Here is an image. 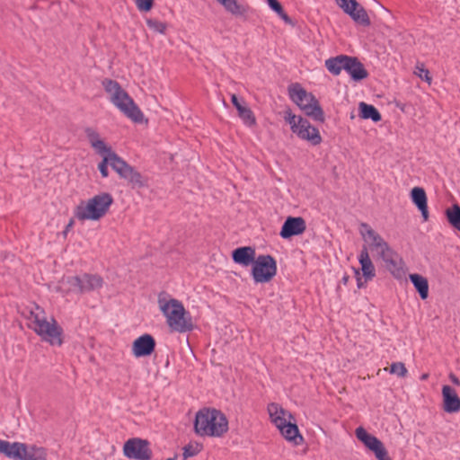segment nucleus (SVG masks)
<instances>
[{
  "mask_svg": "<svg viewBox=\"0 0 460 460\" xmlns=\"http://www.w3.org/2000/svg\"><path fill=\"white\" fill-rule=\"evenodd\" d=\"M166 460H175V459H174V458H168V459H166Z\"/></svg>",
  "mask_w": 460,
  "mask_h": 460,
  "instance_id": "47",
  "label": "nucleus"
},
{
  "mask_svg": "<svg viewBox=\"0 0 460 460\" xmlns=\"http://www.w3.org/2000/svg\"><path fill=\"white\" fill-rule=\"evenodd\" d=\"M355 434L357 438L374 453L377 460H392L383 442L376 436L368 433L363 427L357 428Z\"/></svg>",
  "mask_w": 460,
  "mask_h": 460,
  "instance_id": "13",
  "label": "nucleus"
},
{
  "mask_svg": "<svg viewBox=\"0 0 460 460\" xmlns=\"http://www.w3.org/2000/svg\"><path fill=\"white\" fill-rule=\"evenodd\" d=\"M377 257L381 259L384 262H385L387 260H389L391 257H394L396 255V252H394L390 245L388 244L386 246V249L384 248L381 252H379L377 254Z\"/></svg>",
  "mask_w": 460,
  "mask_h": 460,
  "instance_id": "38",
  "label": "nucleus"
},
{
  "mask_svg": "<svg viewBox=\"0 0 460 460\" xmlns=\"http://www.w3.org/2000/svg\"><path fill=\"white\" fill-rule=\"evenodd\" d=\"M349 280V276L347 274H344V276L341 279V283H342L343 285L346 286L348 284Z\"/></svg>",
  "mask_w": 460,
  "mask_h": 460,
  "instance_id": "44",
  "label": "nucleus"
},
{
  "mask_svg": "<svg viewBox=\"0 0 460 460\" xmlns=\"http://www.w3.org/2000/svg\"><path fill=\"white\" fill-rule=\"evenodd\" d=\"M200 449H201V447L199 445H196V446H192L190 444L186 445L183 447V454H182L183 459L185 460L189 457L197 456L200 452Z\"/></svg>",
  "mask_w": 460,
  "mask_h": 460,
  "instance_id": "37",
  "label": "nucleus"
},
{
  "mask_svg": "<svg viewBox=\"0 0 460 460\" xmlns=\"http://www.w3.org/2000/svg\"><path fill=\"white\" fill-rule=\"evenodd\" d=\"M269 6L275 13L282 12V5L278 0H267Z\"/></svg>",
  "mask_w": 460,
  "mask_h": 460,
  "instance_id": "40",
  "label": "nucleus"
},
{
  "mask_svg": "<svg viewBox=\"0 0 460 460\" xmlns=\"http://www.w3.org/2000/svg\"><path fill=\"white\" fill-rule=\"evenodd\" d=\"M409 279L419 293L420 298L426 299L429 296V283L427 279L417 273L410 274Z\"/></svg>",
  "mask_w": 460,
  "mask_h": 460,
  "instance_id": "26",
  "label": "nucleus"
},
{
  "mask_svg": "<svg viewBox=\"0 0 460 460\" xmlns=\"http://www.w3.org/2000/svg\"><path fill=\"white\" fill-rule=\"evenodd\" d=\"M286 23L291 24L292 20L291 18L285 13L284 9L282 8V12L276 13Z\"/></svg>",
  "mask_w": 460,
  "mask_h": 460,
  "instance_id": "42",
  "label": "nucleus"
},
{
  "mask_svg": "<svg viewBox=\"0 0 460 460\" xmlns=\"http://www.w3.org/2000/svg\"><path fill=\"white\" fill-rule=\"evenodd\" d=\"M290 99L311 117L314 121L323 122L325 119L324 112L318 100L312 93L306 92L300 84H292L288 87Z\"/></svg>",
  "mask_w": 460,
  "mask_h": 460,
  "instance_id": "6",
  "label": "nucleus"
},
{
  "mask_svg": "<svg viewBox=\"0 0 460 460\" xmlns=\"http://www.w3.org/2000/svg\"><path fill=\"white\" fill-rule=\"evenodd\" d=\"M102 155V162L98 164V169L103 178L109 176L108 164L112 168V164L115 163L114 156H119L112 149L110 152H105Z\"/></svg>",
  "mask_w": 460,
  "mask_h": 460,
  "instance_id": "31",
  "label": "nucleus"
},
{
  "mask_svg": "<svg viewBox=\"0 0 460 460\" xmlns=\"http://www.w3.org/2000/svg\"><path fill=\"white\" fill-rule=\"evenodd\" d=\"M443 410L447 413H454L460 411V398L456 390L450 385H443Z\"/></svg>",
  "mask_w": 460,
  "mask_h": 460,
  "instance_id": "22",
  "label": "nucleus"
},
{
  "mask_svg": "<svg viewBox=\"0 0 460 460\" xmlns=\"http://www.w3.org/2000/svg\"><path fill=\"white\" fill-rule=\"evenodd\" d=\"M385 263V268L396 279H401L402 275L404 274L403 269H402V261L399 257L398 253L396 252V255L394 257H391L389 260H387Z\"/></svg>",
  "mask_w": 460,
  "mask_h": 460,
  "instance_id": "29",
  "label": "nucleus"
},
{
  "mask_svg": "<svg viewBox=\"0 0 460 460\" xmlns=\"http://www.w3.org/2000/svg\"><path fill=\"white\" fill-rule=\"evenodd\" d=\"M124 456L129 459L150 460L153 453L146 439L139 438H129L123 447Z\"/></svg>",
  "mask_w": 460,
  "mask_h": 460,
  "instance_id": "12",
  "label": "nucleus"
},
{
  "mask_svg": "<svg viewBox=\"0 0 460 460\" xmlns=\"http://www.w3.org/2000/svg\"><path fill=\"white\" fill-rule=\"evenodd\" d=\"M359 233L364 241L367 243V250L369 249L371 252L377 254L384 250V248L386 249L388 243L368 224L361 223L359 225Z\"/></svg>",
  "mask_w": 460,
  "mask_h": 460,
  "instance_id": "16",
  "label": "nucleus"
},
{
  "mask_svg": "<svg viewBox=\"0 0 460 460\" xmlns=\"http://www.w3.org/2000/svg\"><path fill=\"white\" fill-rule=\"evenodd\" d=\"M295 133L299 138L310 142L313 146H317L322 143V137L319 130L311 125L308 119L298 117L297 128L294 129Z\"/></svg>",
  "mask_w": 460,
  "mask_h": 460,
  "instance_id": "17",
  "label": "nucleus"
},
{
  "mask_svg": "<svg viewBox=\"0 0 460 460\" xmlns=\"http://www.w3.org/2000/svg\"><path fill=\"white\" fill-rule=\"evenodd\" d=\"M268 411L271 421L275 424L277 418H285L286 411L278 403L271 402L268 405Z\"/></svg>",
  "mask_w": 460,
  "mask_h": 460,
  "instance_id": "33",
  "label": "nucleus"
},
{
  "mask_svg": "<svg viewBox=\"0 0 460 460\" xmlns=\"http://www.w3.org/2000/svg\"><path fill=\"white\" fill-rule=\"evenodd\" d=\"M389 372L400 377H404L407 374V368L402 362H394L390 366Z\"/></svg>",
  "mask_w": 460,
  "mask_h": 460,
  "instance_id": "35",
  "label": "nucleus"
},
{
  "mask_svg": "<svg viewBox=\"0 0 460 460\" xmlns=\"http://www.w3.org/2000/svg\"><path fill=\"white\" fill-rule=\"evenodd\" d=\"M115 163L112 164V169L119 175L120 178L128 181L132 188H143L146 181L142 174L133 166L128 164L120 156H114Z\"/></svg>",
  "mask_w": 460,
  "mask_h": 460,
  "instance_id": "11",
  "label": "nucleus"
},
{
  "mask_svg": "<svg viewBox=\"0 0 460 460\" xmlns=\"http://www.w3.org/2000/svg\"><path fill=\"white\" fill-rule=\"evenodd\" d=\"M226 11L235 16L244 15L248 12V6L239 4L236 0H217Z\"/></svg>",
  "mask_w": 460,
  "mask_h": 460,
  "instance_id": "27",
  "label": "nucleus"
},
{
  "mask_svg": "<svg viewBox=\"0 0 460 460\" xmlns=\"http://www.w3.org/2000/svg\"><path fill=\"white\" fill-rule=\"evenodd\" d=\"M325 67L333 75L345 70L353 81L359 82L368 76V72L364 65L356 57L339 55L325 60Z\"/></svg>",
  "mask_w": 460,
  "mask_h": 460,
  "instance_id": "7",
  "label": "nucleus"
},
{
  "mask_svg": "<svg viewBox=\"0 0 460 460\" xmlns=\"http://www.w3.org/2000/svg\"><path fill=\"white\" fill-rule=\"evenodd\" d=\"M338 5L345 13L357 23L363 26L371 24L370 19L365 8L357 0H337Z\"/></svg>",
  "mask_w": 460,
  "mask_h": 460,
  "instance_id": "15",
  "label": "nucleus"
},
{
  "mask_svg": "<svg viewBox=\"0 0 460 460\" xmlns=\"http://www.w3.org/2000/svg\"><path fill=\"white\" fill-rule=\"evenodd\" d=\"M159 305L161 311L166 316L167 324L172 331L187 332L193 330L194 325L191 316L180 301L172 298L167 302H164L162 299H159Z\"/></svg>",
  "mask_w": 460,
  "mask_h": 460,
  "instance_id": "4",
  "label": "nucleus"
},
{
  "mask_svg": "<svg viewBox=\"0 0 460 460\" xmlns=\"http://www.w3.org/2000/svg\"><path fill=\"white\" fill-rule=\"evenodd\" d=\"M155 340L148 333L137 338L132 344V353L136 358L150 356L155 349Z\"/></svg>",
  "mask_w": 460,
  "mask_h": 460,
  "instance_id": "18",
  "label": "nucleus"
},
{
  "mask_svg": "<svg viewBox=\"0 0 460 460\" xmlns=\"http://www.w3.org/2000/svg\"><path fill=\"white\" fill-rule=\"evenodd\" d=\"M306 229L305 220L301 217H288L282 225L279 235L283 239L302 234Z\"/></svg>",
  "mask_w": 460,
  "mask_h": 460,
  "instance_id": "19",
  "label": "nucleus"
},
{
  "mask_svg": "<svg viewBox=\"0 0 460 460\" xmlns=\"http://www.w3.org/2000/svg\"><path fill=\"white\" fill-rule=\"evenodd\" d=\"M146 24L149 29L162 34L166 31V24L155 19H147Z\"/></svg>",
  "mask_w": 460,
  "mask_h": 460,
  "instance_id": "34",
  "label": "nucleus"
},
{
  "mask_svg": "<svg viewBox=\"0 0 460 460\" xmlns=\"http://www.w3.org/2000/svg\"><path fill=\"white\" fill-rule=\"evenodd\" d=\"M67 283L73 291L83 294L101 288L103 285V279L97 274L84 273L68 277Z\"/></svg>",
  "mask_w": 460,
  "mask_h": 460,
  "instance_id": "10",
  "label": "nucleus"
},
{
  "mask_svg": "<svg viewBox=\"0 0 460 460\" xmlns=\"http://www.w3.org/2000/svg\"><path fill=\"white\" fill-rule=\"evenodd\" d=\"M358 109L359 116L364 119H371L374 122H378L382 119L380 112L374 105L362 102L359 103Z\"/></svg>",
  "mask_w": 460,
  "mask_h": 460,
  "instance_id": "28",
  "label": "nucleus"
},
{
  "mask_svg": "<svg viewBox=\"0 0 460 460\" xmlns=\"http://www.w3.org/2000/svg\"><path fill=\"white\" fill-rule=\"evenodd\" d=\"M194 430L201 437L221 438L228 430V420L219 410L204 408L196 414Z\"/></svg>",
  "mask_w": 460,
  "mask_h": 460,
  "instance_id": "1",
  "label": "nucleus"
},
{
  "mask_svg": "<svg viewBox=\"0 0 460 460\" xmlns=\"http://www.w3.org/2000/svg\"><path fill=\"white\" fill-rule=\"evenodd\" d=\"M73 223H74L73 220H71L69 222V224L66 227V230L64 231V234H66L68 231V229H70V227L72 226Z\"/></svg>",
  "mask_w": 460,
  "mask_h": 460,
  "instance_id": "45",
  "label": "nucleus"
},
{
  "mask_svg": "<svg viewBox=\"0 0 460 460\" xmlns=\"http://www.w3.org/2000/svg\"><path fill=\"white\" fill-rule=\"evenodd\" d=\"M412 203L420 211L424 221L429 219L428 198L426 191L421 187H414L410 193Z\"/></svg>",
  "mask_w": 460,
  "mask_h": 460,
  "instance_id": "24",
  "label": "nucleus"
},
{
  "mask_svg": "<svg viewBox=\"0 0 460 460\" xmlns=\"http://www.w3.org/2000/svg\"><path fill=\"white\" fill-rule=\"evenodd\" d=\"M358 261L361 266L362 277L364 278V280H362V278L360 277L358 269L353 268V270L357 279V286L358 288H362L366 286L367 282L372 280L376 277V269L369 257L367 245L362 247V250L358 255Z\"/></svg>",
  "mask_w": 460,
  "mask_h": 460,
  "instance_id": "14",
  "label": "nucleus"
},
{
  "mask_svg": "<svg viewBox=\"0 0 460 460\" xmlns=\"http://www.w3.org/2000/svg\"><path fill=\"white\" fill-rule=\"evenodd\" d=\"M137 8L142 12H148L152 9L154 0H136Z\"/></svg>",
  "mask_w": 460,
  "mask_h": 460,
  "instance_id": "39",
  "label": "nucleus"
},
{
  "mask_svg": "<svg viewBox=\"0 0 460 460\" xmlns=\"http://www.w3.org/2000/svg\"><path fill=\"white\" fill-rule=\"evenodd\" d=\"M102 85L105 91L111 95V102L121 112L136 123H141L143 121V112L117 81L106 78L103 80Z\"/></svg>",
  "mask_w": 460,
  "mask_h": 460,
  "instance_id": "2",
  "label": "nucleus"
},
{
  "mask_svg": "<svg viewBox=\"0 0 460 460\" xmlns=\"http://www.w3.org/2000/svg\"><path fill=\"white\" fill-rule=\"evenodd\" d=\"M283 118L286 120V122H288L290 125V128H291L292 132L294 131V129L297 128V119H298V117H296L292 112L291 109L288 108L284 111Z\"/></svg>",
  "mask_w": 460,
  "mask_h": 460,
  "instance_id": "36",
  "label": "nucleus"
},
{
  "mask_svg": "<svg viewBox=\"0 0 460 460\" xmlns=\"http://www.w3.org/2000/svg\"><path fill=\"white\" fill-rule=\"evenodd\" d=\"M0 454L13 460H47L44 447L0 439Z\"/></svg>",
  "mask_w": 460,
  "mask_h": 460,
  "instance_id": "8",
  "label": "nucleus"
},
{
  "mask_svg": "<svg viewBox=\"0 0 460 460\" xmlns=\"http://www.w3.org/2000/svg\"><path fill=\"white\" fill-rule=\"evenodd\" d=\"M84 133L87 139L89 140L91 146L99 154L105 155V152L111 150V146H108L105 142L100 138L99 133L93 128H85Z\"/></svg>",
  "mask_w": 460,
  "mask_h": 460,
  "instance_id": "25",
  "label": "nucleus"
},
{
  "mask_svg": "<svg viewBox=\"0 0 460 460\" xmlns=\"http://www.w3.org/2000/svg\"><path fill=\"white\" fill-rule=\"evenodd\" d=\"M427 377H428V375H427V374H423V375L421 376V379H422V380L426 379Z\"/></svg>",
  "mask_w": 460,
  "mask_h": 460,
  "instance_id": "46",
  "label": "nucleus"
},
{
  "mask_svg": "<svg viewBox=\"0 0 460 460\" xmlns=\"http://www.w3.org/2000/svg\"><path fill=\"white\" fill-rule=\"evenodd\" d=\"M251 274L255 283L270 282L277 274L276 260L270 254L257 256L252 266Z\"/></svg>",
  "mask_w": 460,
  "mask_h": 460,
  "instance_id": "9",
  "label": "nucleus"
},
{
  "mask_svg": "<svg viewBox=\"0 0 460 460\" xmlns=\"http://www.w3.org/2000/svg\"><path fill=\"white\" fill-rule=\"evenodd\" d=\"M231 102L237 110L238 116L244 125L247 127H253L256 125V118L252 111L246 105L243 100H239L235 94H232Z\"/></svg>",
  "mask_w": 460,
  "mask_h": 460,
  "instance_id": "23",
  "label": "nucleus"
},
{
  "mask_svg": "<svg viewBox=\"0 0 460 460\" xmlns=\"http://www.w3.org/2000/svg\"><path fill=\"white\" fill-rule=\"evenodd\" d=\"M385 263V268L396 279H401L402 275L404 274L403 269H402V261L399 257L398 253L396 252V255L394 257H391L389 260H387Z\"/></svg>",
  "mask_w": 460,
  "mask_h": 460,
  "instance_id": "30",
  "label": "nucleus"
},
{
  "mask_svg": "<svg viewBox=\"0 0 460 460\" xmlns=\"http://www.w3.org/2000/svg\"><path fill=\"white\" fill-rule=\"evenodd\" d=\"M232 260L234 263L243 267L252 266L256 260V250L252 246H241L232 251Z\"/></svg>",
  "mask_w": 460,
  "mask_h": 460,
  "instance_id": "20",
  "label": "nucleus"
},
{
  "mask_svg": "<svg viewBox=\"0 0 460 460\" xmlns=\"http://www.w3.org/2000/svg\"><path fill=\"white\" fill-rule=\"evenodd\" d=\"M275 425L287 440L293 441L296 445L303 440L296 424L288 422L285 418H277Z\"/></svg>",
  "mask_w": 460,
  "mask_h": 460,
  "instance_id": "21",
  "label": "nucleus"
},
{
  "mask_svg": "<svg viewBox=\"0 0 460 460\" xmlns=\"http://www.w3.org/2000/svg\"><path fill=\"white\" fill-rule=\"evenodd\" d=\"M419 76L427 81V82H430L431 81V77L429 76V72L428 69H425V68H420V74H419Z\"/></svg>",
  "mask_w": 460,
  "mask_h": 460,
  "instance_id": "41",
  "label": "nucleus"
},
{
  "mask_svg": "<svg viewBox=\"0 0 460 460\" xmlns=\"http://www.w3.org/2000/svg\"><path fill=\"white\" fill-rule=\"evenodd\" d=\"M446 217L448 223L460 232V206L454 204L446 210Z\"/></svg>",
  "mask_w": 460,
  "mask_h": 460,
  "instance_id": "32",
  "label": "nucleus"
},
{
  "mask_svg": "<svg viewBox=\"0 0 460 460\" xmlns=\"http://www.w3.org/2000/svg\"><path fill=\"white\" fill-rule=\"evenodd\" d=\"M449 378L453 384H455L456 385H460V380L456 375L450 374Z\"/></svg>",
  "mask_w": 460,
  "mask_h": 460,
  "instance_id": "43",
  "label": "nucleus"
},
{
  "mask_svg": "<svg viewBox=\"0 0 460 460\" xmlns=\"http://www.w3.org/2000/svg\"><path fill=\"white\" fill-rule=\"evenodd\" d=\"M35 309L36 311H30L28 318L31 321V324L29 327L50 345L61 346L63 344L62 327L53 317L51 322H48L44 311L39 305H36Z\"/></svg>",
  "mask_w": 460,
  "mask_h": 460,
  "instance_id": "3",
  "label": "nucleus"
},
{
  "mask_svg": "<svg viewBox=\"0 0 460 460\" xmlns=\"http://www.w3.org/2000/svg\"><path fill=\"white\" fill-rule=\"evenodd\" d=\"M112 203L110 193H99L86 202H81L75 209V217L80 221L99 220L107 214Z\"/></svg>",
  "mask_w": 460,
  "mask_h": 460,
  "instance_id": "5",
  "label": "nucleus"
}]
</instances>
